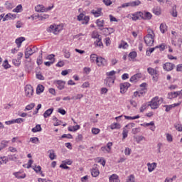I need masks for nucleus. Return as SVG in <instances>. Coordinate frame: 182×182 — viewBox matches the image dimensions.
<instances>
[{
  "instance_id": "7",
  "label": "nucleus",
  "mask_w": 182,
  "mask_h": 182,
  "mask_svg": "<svg viewBox=\"0 0 182 182\" xmlns=\"http://www.w3.org/2000/svg\"><path fill=\"white\" fill-rule=\"evenodd\" d=\"M97 65L100 67L107 66V60L102 57H98L97 59Z\"/></svg>"
},
{
  "instance_id": "47",
  "label": "nucleus",
  "mask_w": 182,
  "mask_h": 182,
  "mask_svg": "<svg viewBox=\"0 0 182 182\" xmlns=\"http://www.w3.org/2000/svg\"><path fill=\"white\" fill-rule=\"evenodd\" d=\"M55 24L50 26V27L48 28V32L55 34Z\"/></svg>"
},
{
  "instance_id": "3",
  "label": "nucleus",
  "mask_w": 182,
  "mask_h": 182,
  "mask_svg": "<svg viewBox=\"0 0 182 182\" xmlns=\"http://www.w3.org/2000/svg\"><path fill=\"white\" fill-rule=\"evenodd\" d=\"M143 15H144V12L136 11L134 14H130L128 15V18L129 19H132V21H139V19H143Z\"/></svg>"
},
{
  "instance_id": "63",
  "label": "nucleus",
  "mask_w": 182,
  "mask_h": 182,
  "mask_svg": "<svg viewBox=\"0 0 182 182\" xmlns=\"http://www.w3.org/2000/svg\"><path fill=\"white\" fill-rule=\"evenodd\" d=\"M23 122H25V119L22 118H17L14 119V123L21 124V123H23Z\"/></svg>"
},
{
  "instance_id": "34",
  "label": "nucleus",
  "mask_w": 182,
  "mask_h": 182,
  "mask_svg": "<svg viewBox=\"0 0 182 182\" xmlns=\"http://www.w3.org/2000/svg\"><path fill=\"white\" fill-rule=\"evenodd\" d=\"M131 5L132 8L134 6H139V5H141V1H140V0L133 1H131Z\"/></svg>"
},
{
  "instance_id": "27",
  "label": "nucleus",
  "mask_w": 182,
  "mask_h": 182,
  "mask_svg": "<svg viewBox=\"0 0 182 182\" xmlns=\"http://www.w3.org/2000/svg\"><path fill=\"white\" fill-rule=\"evenodd\" d=\"M43 90H45V87H43V85H38L37 86V89H36L37 95H41V93H42L43 92Z\"/></svg>"
},
{
  "instance_id": "46",
  "label": "nucleus",
  "mask_w": 182,
  "mask_h": 182,
  "mask_svg": "<svg viewBox=\"0 0 182 182\" xmlns=\"http://www.w3.org/2000/svg\"><path fill=\"white\" fill-rule=\"evenodd\" d=\"M43 63V60L42 57V54H41L38 58H37V65H41Z\"/></svg>"
},
{
  "instance_id": "43",
  "label": "nucleus",
  "mask_w": 182,
  "mask_h": 182,
  "mask_svg": "<svg viewBox=\"0 0 182 182\" xmlns=\"http://www.w3.org/2000/svg\"><path fill=\"white\" fill-rule=\"evenodd\" d=\"M13 64L14 65V66H20L21 65V60L19 59H13L12 60Z\"/></svg>"
},
{
  "instance_id": "26",
  "label": "nucleus",
  "mask_w": 182,
  "mask_h": 182,
  "mask_svg": "<svg viewBox=\"0 0 182 182\" xmlns=\"http://www.w3.org/2000/svg\"><path fill=\"white\" fill-rule=\"evenodd\" d=\"M55 31H54V35H58L62 29H63V27L61 25H56L55 26Z\"/></svg>"
},
{
  "instance_id": "8",
  "label": "nucleus",
  "mask_w": 182,
  "mask_h": 182,
  "mask_svg": "<svg viewBox=\"0 0 182 182\" xmlns=\"http://www.w3.org/2000/svg\"><path fill=\"white\" fill-rule=\"evenodd\" d=\"M175 66L176 65L171 63H166L163 65V69L164 70H166V72H171Z\"/></svg>"
},
{
  "instance_id": "15",
  "label": "nucleus",
  "mask_w": 182,
  "mask_h": 182,
  "mask_svg": "<svg viewBox=\"0 0 182 182\" xmlns=\"http://www.w3.org/2000/svg\"><path fill=\"white\" fill-rule=\"evenodd\" d=\"M148 171L149 173H151L154 170H156L157 167V163L153 162L152 164H147Z\"/></svg>"
},
{
  "instance_id": "53",
  "label": "nucleus",
  "mask_w": 182,
  "mask_h": 182,
  "mask_svg": "<svg viewBox=\"0 0 182 182\" xmlns=\"http://www.w3.org/2000/svg\"><path fill=\"white\" fill-rule=\"evenodd\" d=\"M8 143H9V141H2L1 142V147H2V149H5V147L8 146Z\"/></svg>"
},
{
  "instance_id": "22",
  "label": "nucleus",
  "mask_w": 182,
  "mask_h": 182,
  "mask_svg": "<svg viewBox=\"0 0 182 182\" xmlns=\"http://www.w3.org/2000/svg\"><path fill=\"white\" fill-rule=\"evenodd\" d=\"M159 29L161 33H166L167 32V25L164 23H161Z\"/></svg>"
},
{
  "instance_id": "55",
  "label": "nucleus",
  "mask_w": 182,
  "mask_h": 182,
  "mask_svg": "<svg viewBox=\"0 0 182 182\" xmlns=\"http://www.w3.org/2000/svg\"><path fill=\"white\" fill-rule=\"evenodd\" d=\"M30 141H31V143H34L35 144H36L37 143L39 142V138H38V137H31L30 139Z\"/></svg>"
},
{
  "instance_id": "16",
  "label": "nucleus",
  "mask_w": 182,
  "mask_h": 182,
  "mask_svg": "<svg viewBox=\"0 0 182 182\" xmlns=\"http://www.w3.org/2000/svg\"><path fill=\"white\" fill-rule=\"evenodd\" d=\"M109 182H120V179H119V176L117 174H112L109 178Z\"/></svg>"
},
{
  "instance_id": "41",
  "label": "nucleus",
  "mask_w": 182,
  "mask_h": 182,
  "mask_svg": "<svg viewBox=\"0 0 182 182\" xmlns=\"http://www.w3.org/2000/svg\"><path fill=\"white\" fill-rule=\"evenodd\" d=\"M32 168L36 171V173H41V171H42V167H41V166H33Z\"/></svg>"
},
{
  "instance_id": "12",
  "label": "nucleus",
  "mask_w": 182,
  "mask_h": 182,
  "mask_svg": "<svg viewBox=\"0 0 182 182\" xmlns=\"http://www.w3.org/2000/svg\"><path fill=\"white\" fill-rule=\"evenodd\" d=\"M91 174H92V177H97V176H99V174H100V171H99V168H97V164L93 166V168L91 170Z\"/></svg>"
},
{
  "instance_id": "45",
  "label": "nucleus",
  "mask_w": 182,
  "mask_h": 182,
  "mask_svg": "<svg viewBox=\"0 0 182 182\" xmlns=\"http://www.w3.org/2000/svg\"><path fill=\"white\" fill-rule=\"evenodd\" d=\"M2 66H3V68H4V69H9V68H11V65L8 63V60H5L4 61Z\"/></svg>"
},
{
  "instance_id": "10",
  "label": "nucleus",
  "mask_w": 182,
  "mask_h": 182,
  "mask_svg": "<svg viewBox=\"0 0 182 182\" xmlns=\"http://www.w3.org/2000/svg\"><path fill=\"white\" fill-rule=\"evenodd\" d=\"M130 86V83L129 82H124L120 84V92L121 93L124 94L126 93V92H127V89H129Z\"/></svg>"
},
{
  "instance_id": "58",
  "label": "nucleus",
  "mask_w": 182,
  "mask_h": 182,
  "mask_svg": "<svg viewBox=\"0 0 182 182\" xmlns=\"http://www.w3.org/2000/svg\"><path fill=\"white\" fill-rule=\"evenodd\" d=\"M174 127L178 132H182V125L181 124H175Z\"/></svg>"
},
{
  "instance_id": "33",
  "label": "nucleus",
  "mask_w": 182,
  "mask_h": 182,
  "mask_svg": "<svg viewBox=\"0 0 182 182\" xmlns=\"http://www.w3.org/2000/svg\"><path fill=\"white\" fill-rule=\"evenodd\" d=\"M96 23L98 28H103L105 26V20L97 19Z\"/></svg>"
},
{
  "instance_id": "9",
  "label": "nucleus",
  "mask_w": 182,
  "mask_h": 182,
  "mask_svg": "<svg viewBox=\"0 0 182 182\" xmlns=\"http://www.w3.org/2000/svg\"><path fill=\"white\" fill-rule=\"evenodd\" d=\"M142 76L143 75H141V73H136L130 77L129 82H132V83H136V82L141 79Z\"/></svg>"
},
{
  "instance_id": "2",
  "label": "nucleus",
  "mask_w": 182,
  "mask_h": 182,
  "mask_svg": "<svg viewBox=\"0 0 182 182\" xmlns=\"http://www.w3.org/2000/svg\"><path fill=\"white\" fill-rule=\"evenodd\" d=\"M163 103V98H159V97H154L151 101L149 102V106L151 109H159V107Z\"/></svg>"
},
{
  "instance_id": "17",
  "label": "nucleus",
  "mask_w": 182,
  "mask_h": 182,
  "mask_svg": "<svg viewBox=\"0 0 182 182\" xmlns=\"http://www.w3.org/2000/svg\"><path fill=\"white\" fill-rule=\"evenodd\" d=\"M25 41V37H19L16 39V43L17 45L18 48H21V46L22 45V42Z\"/></svg>"
},
{
  "instance_id": "59",
  "label": "nucleus",
  "mask_w": 182,
  "mask_h": 182,
  "mask_svg": "<svg viewBox=\"0 0 182 182\" xmlns=\"http://www.w3.org/2000/svg\"><path fill=\"white\" fill-rule=\"evenodd\" d=\"M35 107V103H31L26 107V110H32Z\"/></svg>"
},
{
  "instance_id": "25",
  "label": "nucleus",
  "mask_w": 182,
  "mask_h": 182,
  "mask_svg": "<svg viewBox=\"0 0 182 182\" xmlns=\"http://www.w3.org/2000/svg\"><path fill=\"white\" fill-rule=\"evenodd\" d=\"M177 96H178V91L169 92V93L168 94V97L169 99H176V97H177Z\"/></svg>"
},
{
  "instance_id": "11",
  "label": "nucleus",
  "mask_w": 182,
  "mask_h": 182,
  "mask_svg": "<svg viewBox=\"0 0 182 182\" xmlns=\"http://www.w3.org/2000/svg\"><path fill=\"white\" fill-rule=\"evenodd\" d=\"M91 14L94 15L95 18H99V16H102L103 15V13L102 12V8L92 10Z\"/></svg>"
},
{
  "instance_id": "24",
  "label": "nucleus",
  "mask_w": 182,
  "mask_h": 182,
  "mask_svg": "<svg viewBox=\"0 0 182 182\" xmlns=\"http://www.w3.org/2000/svg\"><path fill=\"white\" fill-rule=\"evenodd\" d=\"M129 48V44L126 41H121V43L119 45V49H127Z\"/></svg>"
},
{
  "instance_id": "62",
  "label": "nucleus",
  "mask_w": 182,
  "mask_h": 182,
  "mask_svg": "<svg viewBox=\"0 0 182 182\" xmlns=\"http://www.w3.org/2000/svg\"><path fill=\"white\" fill-rule=\"evenodd\" d=\"M141 95H144V92H142V91H136V92H134V96L135 97H137V96L140 97Z\"/></svg>"
},
{
  "instance_id": "60",
  "label": "nucleus",
  "mask_w": 182,
  "mask_h": 182,
  "mask_svg": "<svg viewBox=\"0 0 182 182\" xmlns=\"http://www.w3.org/2000/svg\"><path fill=\"white\" fill-rule=\"evenodd\" d=\"M127 182H134V175L131 174L128 176Z\"/></svg>"
},
{
  "instance_id": "36",
  "label": "nucleus",
  "mask_w": 182,
  "mask_h": 182,
  "mask_svg": "<svg viewBox=\"0 0 182 182\" xmlns=\"http://www.w3.org/2000/svg\"><path fill=\"white\" fill-rule=\"evenodd\" d=\"M53 120L55 122L54 123V126H60V124H62V121L58 119V118H56L55 116L53 117Z\"/></svg>"
},
{
  "instance_id": "37",
  "label": "nucleus",
  "mask_w": 182,
  "mask_h": 182,
  "mask_svg": "<svg viewBox=\"0 0 182 182\" xmlns=\"http://www.w3.org/2000/svg\"><path fill=\"white\" fill-rule=\"evenodd\" d=\"M3 22H5L6 21H8L9 19H12V14L9 13L6 16H4L2 18Z\"/></svg>"
},
{
  "instance_id": "28",
  "label": "nucleus",
  "mask_w": 182,
  "mask_h": 182,
  "mask_svg": "<svg viewBox=\"0 0 182 182\" xmlns=\"http://www.w3.org/2000/svg\"><path fill=\"white\" fill-rule=\"evenodd\" d=\"M176 106H180V103L173 104L171 105H166V112H170L173 107H176Z\"/></svg>"
},
{
  "instance_id": "13",
  "label": "nucleus",
  "mask_w": 182,
  "mask_h": 182,
  "mask_svg": "<svg viewBox=\"0 0 182 182\" xmlns=\"http://www.w3.org/2000/svg\"><path fill=\"white\" fill-rule=\"evenodd\" d=\"M147 72L149 73V75H151V76L153 77V78L154 79V77H156V76H157V70L149 67L147 68Z\"/></svg>"
},
{
  "instance_id": "52",
  "label": "nucleus",
  "mask_w": 182,
  "mask_h": 182,
  "mask_svg": "<svg viewBox=\"0 0 182 182\" xmlns=\"http://www.w3.org/2000/svg\"><path fill=\"white\" fill-rule=\"evenodd\" d=\"M136 142L140 143V141H143V140H146V137L144 136H139L136 138Z\"/></svg>"
},
{
  "instance_id": "30",
  "label": "nucleus",
  "mask_w": 182,
  "mask_h": 182,
  "mask_svg": "<svg viewBox=\"0 0 182 182\" xmlns=\"http://www.w3.org/2000/svg\"><path fill=\"white\" fill-rule=\"evenodd\" d=\"M14 174L16 178H25L26 177V174L21 173V172H16Z\"/></svg>"
},
{
  "instance_id": "42",
  "label": "nucleus",
  "mask_w": 182,
  "mask_h": 182,
  "mask_svg": "<svg viewBox=\"0 0 182 182\" xmlns=\"http://www.w3.org/2000/svg\"><path fill=\"white\" fill-rule=\"evenodd\" d=\"M49 158L51 159V160H55V157H56V155L55 154V151L53 150H50L49 151Z\"/></svg>"
},
{
  "instance_id": "19",
  "label": "nucleus",
  "mask_w": 182,
  "mask_h": 182,
  "mask_svg": "<svg viewBox=\"0 0 182 182\" xmlns=\"http://www.w3.org/2000/svg\"><path fill=\"white\" fill-rule=\"evenodd\" d=\"M99 57L97 54H91L90 56V60L91 63H96Z\"/></svg>"
},
{
  "instance_id": "21",
  "label": "nucleus",
  "mask_w": 182,
  "mask_h": 182,
  "mask_svg": "<svg viewBox=\"0 0 182 182\" xmlns=\"http://www.w3.org/2000/svg\"><path fill=\"white\" fill-rule=\"evenodd\" d=\"M153 16L151 15V13L146 11L142 15V19L144 20H150Z\"/></svg>"
},
{
  "instance_id": "35",
  "label": "nucleus",
  "mask_w": 182,
  "mask_h": 182,
  "mask_svg": "<svg viewBox=\"0 0 182 182\" xmlns=\"http://www.w3.org/2000/svg\"><path fill=\"white\" fill-rule=\"evenodd\" d=\"M92 39H98L102 38V36H100L97 31H93L92 33Z\"/></svg>"
},
{
  "instance_id": "29",
  "label": "nucleus",
  "mask_w": 182,
  "mask_h": 182,
  "mask_svg": "<svg viewBox=\"0 0 182 182\" xmlns=\"http://www.w3.org/2000/svg\"><path fill=\"white\" fill-rule=\"evenodd\" d=\"M79 129H80V125H75L73 127H69L68 128V130L69 132H77V130H79Z\"/></svg>"
},
{
  "instance_id": "54",
  "label": "nucleus",
  "mask_w": 182,
  "mask_h": 182,
  "mask_svg": "<svg viewBox=\"0 0 182 182\" xmlns=\"http://www.w3.org/2000/svg\"><path fill=\"white\" fill-rule=\"evenodd\" d=\"M129 58H131V59H134L137 56V53H136L135 51H132L129 54Z\"/></svg>"
},
{
  "instance_id": "5",
  "label": "nucleus",
  "mask_w": 182,
  "mask_h": 182,
  "mask_svg": "<svg viewBox=\"0 0 182 182\" xmlns=\"http://www.w3.org/2000/svg\"><path fill=\"white\" fill-rule=\"evenodd\" d=\"M25 96L27 97H32L33 96V87L31 85H27L25 87Z\"/></svg>"
},
{
  "instance_id": "14",
  "label": "nucleus",
  "mask_w": 182,
  "mask_h": 182,
  "mask_svg": "<svg viewBox=\"0 0 182 182\" xmlns=\"http://www.w3.org/2000/svg\"><path fill=\"white\" fill-rule=\"evenodd\" d=\"M105 83L107 86H109V87H110V86H112V85L114 83V77H107L106 80H105Z\"/></svg>"
},
{
  "instance_id": "56",
  "label": "nucleus",
  "mask_w": 182,
  "mask_h": 182,
  "mask_svg": "<svg viewBox=\"0 0 182 182\" xmlns=\"http://www.w3.org/2000/svg\"><path fill=\"white\" fill-rule=\"evenodd\" d=\"M92 134H99L100 133V129L98 128H92Z\"/></svg>"
},
{
  "instance_id": "57",
  "label": "nucleus",
  "mask_w": 182,
  "mask_h": 182,
  "mask_svg": "<svg viewBox=\"0 0 182 182\" xmlns=\"http://www.w3.org/2000/svg\"><path fill=\"white\" fill-rule=\"evenodd\" d=\"M129 6L132 7V1L128 3H124L121 5L120 8H129Z\"/></svg>"
},
{
  "instance_id": "1",
  "label": "nucleus",
  "mask_w": 182,
  "mask_h": 182,
  "mask_svg": "<svg viewBox=\"0 0 182 182\" xmlns=\"http://www.w3.org/2000/svg\"><path fill=\"white\" fill-rule=\"evenodd\" d=\"M154 31L151 29H148V34L144 38L146 46H153L154 43Z\"/></svg>"
},
{
  "instance_id": "32",
  "label": "nucleus",
  "mask_w": 182,
  "mask_h": 182,
  "mask_svg": "<svg viewBox=\"0 0 182 182\" xmlns=\"http://www.w3.org/2000/svg\"><path fill=\"white\" fill-rule=\"evenodd\" d=\"M171 15L173 18H177V6L174 5L172 7Z\"/></svg>"
},
{
  "instance_id": "18",
  "label": "nucleus",
  "mask_w": 182,
  "mask_h": 182,
  "mask_svg": "<svg viewBox=\"0 0 182 182\" xmlns=\"http://www.w3.org/2000/svg\"><path fill=\"white\" fill-rule=\"evenodd\" d=\"M95 46H98L99 48H103V43L102 42V37L100 38H97V40L94 42Z\"/></svg>"
},
{
  "instance_id": "20",
  "label": "nucleus",
  "mask_w": 182,
  "mask_h": 182,
  "mask_svg": "<svg viewBox=\"0 0 182 182\" xmlns=\"http://www.w3.org/2000/svg\"><path fill=\"white\" fill-rule=\"evenodd\" d=\"M36 12H45V6L38 4L35 7Z\"/></svg>"
},
{
  "instance_id": "49",
  "label": "nucleus",
  "mask_w": 182,
  "mask_h": 182,
  "mask_svg": "<svg viewBox=\"0 0 182 182\" xmlns=\"http://www.w3.org/2000/svg\"><path fill=\"white\" fill-rule=\"evenodd\" d=\"M5 6L6 9H12V8H14V4H12V3H10L9 1H6L5 3Z\"/></svg>"
},
{
  "instance_id": "31",
  "label": "nucleus",
  "mask_w": 182,
  "mask_h": 182,
  "mask_svg": "<svg viewBox=\"0 0 182 182\" xmlns=\"http://www.w3.org/2000/svg\"><path fill=\"white\" fill-rule=\"evenodd\" d=\"M31 132H33V133H37V132H42V127H41V124H37L34 128L31 129Z\"/></svg>"
},
{
  "instance_id": "23",
  "label": "nucleus",
  "mask_w": 182,
  "mask_h": 182,
  "mask_svg": "<svg viewBox=\"0 0 182 182\" xmlns=\"http://www.w3.org/2000/svg\"><path fill=\"white\" fill-rule=\"evenodd\" d=\"M109 127L111 130H115L121 129L122 126L119 123H113L109 126Z\"/></svg>"
},
{
  "instance_id": "64",
  "label": "nucleus",
  "mask_w": 182,
  "mask_h": 182,
  "mask_svg": "<svg viewBox=\"0 0 182 182\" xmlns=\"http://www.w3.org/2000/svg\"><path fill=\"white\" fill-rule=\"evenodd\" d=\"M52 113H53V108H50L47 109L43 114H51Z\"/></svg>"
},
{
  "instance_id": "40",
  "label": "nucleus",
  "mask_w": 182,
  "mask_h": 182,
  "mask_svg": "<svg viewBox=\"0 0 182 182\" xmlns=\"http://www.w3.org/2000/svg\"><path fill=\"white\" fill-rule=\"evenodd\" d=\"M117 72L114 70H112L106 73L107 77H114V75H116Z\"/></svg>"
},
{
  "instance_id": "51",
  "label": "nucleus",
  "mask_w": 182,
  "mask_h": 182,
  "mask_svg": "<svg viewBox=\"0 0 182 182\" xmlns=\"http://www.w3.org/2000/svg\"><path fill=\"white\" fill-rule=\"evenodd\" d=\"M128 134H129V131L126 128H124L122 132V136H123L122 138L126 139L127 137Z\"/></svg>"
},
{
  "instance_id": "61",
  "label": "nucleus",
  "mask_w": 182,
  "mask_h": 182,
  "mask_svg": "<svg viewBox=\"0 0 182 182\" xmlns=\"http://www.w3.org/2000/svg\"><path fill=\"white\" fill-rule=\"evenodd\" d=\"M48 18H49V14H43L40 16L41 21H45V19H48Z\"/></svg>"
},
{
  "instance_id": "50",
  "label": "nucleus",
  "mask_w": 182,
  "mask_h": 182,
  "mask_svg": "<svg viewBox=\"0 0 182 182\" xmlns=\"http://www.w3.org/2000/svg\"><path fill=\"white\" fill-rule=\"evenodd\" d=\"M147 86V83L144 82L142 84L140 85V87H141V92H143L144 93H146V87Z\"/></svg>"
},
{
  "instance_id": "6",
  "label": "nucleus",
  "mask_w": 182,
  "mask_h": 182,
  "mask_svg": "<svg viewBox=\"0 0 182 182\" xmlns=\"http://www.w3.org/2000/svg\"><path fill=\"white\" fill-rule=\"evenodd\" d=\"M53 85H55V86H56V87L58 88L59 90H63V89H65V81L60 80H54Z\"/></svg>"
},
{
  "instance_id": "48",
  "label": "nucleus",
  "mask_w": 182,
  "mask_h": 182,
  "mask_svg": "<svg viewBox=\"0 0 182 182\" xmlns=\"http://www.w3.org/2000/svg\"><path fill=\"white\" fill-rule=\"evenodd\" d=\"M153 12L155 15H160V14H161V12L160 11V8L159 7H155L153 9Z\"/></svg>"
},
{
  "instance_id": "39",
  "label": "nucleus",
  "mask_w": 182,
  "mask_h": 182,
  "mask_svg": "<svg viewBox=\"0 0 182 182\" xmlns=\"http://www.w3.org/2000/svg\"><path fill=\"white\" fill-rule=\"evenodd\" d=\"M82 25H87V23H89V21H90V17H89V16H85L83 18V20H82Z\"/></svg>"
},
{
  "instance_id": "44",
  "label": "nucleus",
  "mask_w": 182,
  "mask_h": 182,
  "mask_svg": "<svg viewBox=\"0 0 182 182\" xmlns=\"http://www.w3.org/2000/svg\"><path fill=\"white\" fill-rule=\"evenodd\" d=\"M46 59L47 60H50V62H53V63H55V55L50 54L47 56Z\"/></svg>"
},
{
  "instance_id": "4",
  "label": "nucleus",
  "mask_w": 182,
  "mask_h": 182,
  "mask_svg": "<svg viewBox=\"0 0 182 182\" xmlns=\"http://www.w3.org/2000/svg\"><path fill=\"white\" fill-rule=\"evenodd\" d=\"M38 51V48L36 47H28L25 50V58L29 59L30 56H32L33 53H36Z\"/></svg>"
},
{
  "instance_id": "38",
  "label": "nucleus",
  "mask_w": 182,
  "mask_h": 182,
  "mask_svg": "<svg viewBox=\"0 0 182 182\" xmlns=\"http://www.w3.org/2000/svg\"><path fill=\"white\" fill-rule=\"evenodd\" d=\"M13 12H16V14H19V12H22V5H18L14 10Z\"/></svg>"
}]
</instances>
